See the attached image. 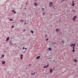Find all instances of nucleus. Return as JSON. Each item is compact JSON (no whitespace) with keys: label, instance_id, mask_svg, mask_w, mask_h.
Instances as JSON below:
<instances>
[{"label":"nucleus","instance_id":"obj_61","mask_svg":"<svg viewBox=\"0 0 78 78\" xmlns=\"http://www.w3.org/2000/svg\"><path fill=\"white\" fill-rule=\"evenodd\" d=\"M58 30H61V29H59Z\"/></svg>","mask_w":78,"mask_h":78},{"label":"nucleus","instance_id":"obj_4","mask_svg":"<svg viewBox=\"0 0 78 78\" xmlns=\"http://www.w3.org/2000/svg\"><path fill=\"white\" fill-rule=\"evenodd\" d=\"M77 17L76 16H74L73 18H72L73 20H75L76 18Z\"/></svg>","mask_w":78,"mask_h":78},{"label":"nucleus","instance_id":"obj_27","mask_svg":"<svg viewBox=\"0 0 78 78\" xmlns=\"http://www.w3.org/2000/svg\"><path fill=\"white\" fill-rule=\"evenodd\" d=\"M4 56H5V55H2V57H4Z\"/></svg>","mask_w":78,"mask_h":78},{"label":"nucleus","instance_id":"obj_36","mask_svg":"<svg viewBox=\"0 0 78 78\" xmlns=\"http://www.w3.org/2000/svg\"><path fill=\"white\" fill-rule=\"evenodd\" d=\"M49 66V65L48 64L46 66L48 67V66Z\"/></svg>","mask_w":78,"mask_h":78},{"label":"nucleus","instance_id":"obj_23","mask_svg":"<svg viewBox=\"0 0 78 78\" xmlns=\"http://www.w3.org/2000/svg\"><path fill=\"white\" fill-rule=\"evenodd\" d=\"M73 50L75 49V46H73Z\"/></svg>","mask_w":78,"mask_h":78},{"label":"nucleus","instance_id":"obj_15","mask_svg":"<svg viewBox=\"0 0 78 78\" xmlns=\"http://www.w3.org/2000/svg\"><path fill=\"white\" fill-rule=\"evenodd\" d=\"M48 68V67H47V66H44V69H45L46 68Z\"/></svg>","mask_w":78,"mask_h":78},{"label":"nucleus","instance_id":"obj_53","mask_svg":"<svg viewBox=\"0 0 78 78\" xmlns=\"http://www.w3.org/2000/svg\"><path fill=\"white\" fill-rule=\"evenodd\" d=\"M20 8V9H22V7H21Z\"/></svg>","mask_w":78,"mask_h":78},{"label":"nucleus","instance_id":"obj_47","mask_svg":"<svg viewBox=\"0 0 78 78\" xmlns=\"http://www.w3.org/2000/svg\"><path fill=\"white\" fill-rule=\"evenodd\" d=\"M35 3H36V4H37V2H35Z\"/></svg>","mask_w":78,"mask_h":78},{"label":"nucleus","instance_id":"obj_63","mask_svg":"<svg viewBox=\"0 0 78 78\" xmlns=\"http://www.w3.org/2000/svg\"><path fill=\"white\" fill-rule=\"evenodd\" d=\"M63 2V1H61V2Z\"/></svg>","mask_w":78,"mask_h":78},{"label":"nucleus","instance_id":"obj_11","mask_svg":"<svg viewBox=\"0 0 78 78\" xmlns=\"http://www.w3.org/2000/svg\"><path fill=\"white\" fill-rule=\"evenodd\" d=\"M12 11H13V12H14L15 14H16V11H14V10H12Z\"/></svg>","mask_w":78,"mask_h":78},{"label":"nucleus","instance_id":"obj_18","mask_svg":"<svg viewBox=\"0 0 78 78\" xmlns=\"http://www.w3.org/2000/svg\"><path fill=\"white\" fill-rule=\"evenodd\" d=\"M56 32H58V28H57L56 29Z\"/></svg>","mask_w":78,"mask_h":78},{"label":"nucleus","instance_id":"obj_37","mask_svg":"<svg viewBox=\"0 0 78 78\" xmlns=\"http://www.w3.org/2000/svg\"><path fill=\"white\" fill-rule=\"evenodd\" d=\"M31 66V64H29V67H30V66Z\"/></svg>","mask_w":78,"mask_h":78},{"label":"nucleus","instance_id":"obj_1","mask_svg":"<svg viewBox=\"0 0 78 78\" xmlns=\"http://www.w3.org/2000/svg\"><path fill=\"white\" fill-rule=\"evenodd\" d=\"M50 5H49V7H51L53 6V3L51 2H50Z\"/></svg>","mask_w":78,"mask_h":78},{"label":"nucleus","instance_id":"obj_8","mask_svg":"<svg viewBox=\"0 0 78 78\" xmlns=\"http://www.w3.org/2000/svg\"><path fill=\"white\" fill-rule=\"evenodd\" d=\"M9 39V37H8L7 38V39H6V41H8Z\"/></svg>","mask_w":78,"mask_h":78},{"label":"nucleus","instance_id":"obj_58","mask_svg":"<svg viewBox=\"0 0 78 78\" xmlns=\"http://www.w3.org/2000/svg\"><path fill=\"white\" fill-rule=\"evenodd\" d=\"M51 27H52V25H51Z\"/></svg>","mask_w":78,"mask_h":78},{"label":"nucleus","instance_id":"obj_49","mask_svg":"<svg viewBox=\"0 0 78 78\" xmlns=\"http://www.w3.org/2000/svg\"><path fill=\"white\" fill-rule=\"evenodd\" d=\"M50 59H52V58H50Z\"/></svg>","mask_w":78,"mask_h":78},{"label":"nucleus","instance_id":"obj_20","mask_svg":"<svg viewBox=\"0 0 78 78\" xmlns=\"http://www.w3.org/2000/svg\"><path fill=\"white\" fill-rule=\"evenodd\" d=\"M9 20H10V21H12V20H13L12 19H9Z\"/></svg>","mask_w":78,"mask_h":78},{"label":"nucleus","instance_id":"obj_22","mask_svg":"<svg viewBox=\"0 0 78 78\" xmlns=\"http://www.w3.org/2000/svg\"><path fill=\"white\" fill-rule=\"evenodd\" d=\"M45 12H44L43 13V15L44 16H45Z\"/></svg>","mask_w":78,"mask_h":78},{"label":"nucleus","instance_id":"obj_39","mask_svg":"<svg viewBox=\"0 0 78 78\" xmlns=\"http://www.w3.org/2000/svg\"><path fill=\"white\" fill-rule=\"evenodd\" d=\"M31 75H33V73H31Z\"/></svg>","mask_w":78,"mask_h":78},{"label":"nucleus","instance_id":"obj_19","mask_svg":"<svg viewBox=\"0 0 78 78\" xmlns=\"http://www.w3.org/2000/svg\"><path fill=\"white\" fill-rule=\"evenodd\" d=\"M72 51L73 52V53H74V52L75 51V50H74V49L72 50Z\"/></svg>","mask_w":78,"mask_h":78},{"label":"nucleus","instance_id":"obj_25","mask_svg":"<svg viewBox=\"0 0 78 78\" xmlns=\"http://www.w3.org/2000/svg\"><path fill=\"white\" fill-rule=\"evenodd\" d=\"M70 46H71V47H72V46H73V44H72L71 45H70Z\"/></svg>","mask_w":78,"mask_h":78},{"label":"nucleus","instance_id":"obj_32","mask_svg":"<svg viewBox=\"0 0 78 78\" xmlns=\"http://www.w3.org/2000/svg\"><path fill=\"white\" fill-rule=\"evenodd\" d=\"M20 21H22L23 22V20H20Z\"/></svg>","mask_w":78,"mask_h":78},{"label":"nucleus","instance_id":"obj_28","mask_svg":"<svg viewBox=\"0 0 78 78\" xmlns=\"http://www.w3.org/2000/svg\"><path fill=\"white\" fill-rule=\"evenodd\" d=\"M48 41V38H47L46 39V41Z\"/></svg>","mask_w":78,"mask_h":78},{"label":"nucleus","instance_id":"obj_17","mask_svg":"<svg viewBox=\"0 0 78 78\" xmlns=\"http://www.w3.org/2000/svg\"><path fill=\"white\" fill-rule=\"evenodd\" d=\"M74 5H75V3H73V4L72 5V6H74Z\"/></svg>","mask_w":78,"mask_h":78},{"label":"nucleus","instance_id":"obj_31","mask_svg":"<svg viewBox=\"0 0 78 78\" xmlns=\"http://www.w3.org/2000/svg\"><path fill=\"white\" fill-rule=\"evenodd\" d=\"M26 24H28V23H27L25 22L24 24V25H26Z\"/></svg>","mask_w":78,"mask_h":78},{"label":"nucleus","instance_id":"obj_16","mask_svg":"<svg viewBox=\"0 0 78 78\" xmlns=\"http://www.w3.org/2000/svg\"><path fill=\"white\" fill-rule=\"evenodd\" d=\"M12 42V41H10L9 42V44H11V42Z\"/></svg>","mask_w":78,"mask_h":78},{"label":"nucleus","instance_id":"obj_59","mask_svg":"<svg viewBox=\"0 0 78 78\" xmlns=\"http://www.w3.org/2000/svg\"><path fill=\"white\" fill-rule=\"evenodd\" d=\"M36 2H37V0H35Z\"/></svg>","mask_w":78,"mask_h":78},{"label":"nucleus","instance_id":"obj_2","mask_svg":"<svg viewBox=\"0 0 78 78\" xmlns=\"http://www.w3.org/2000/svg\"><path fill=\"white\" fill-rule=\"evenodd\" d=\"M34 5L36 6H37L39 5V4H36V2H35L34 3Z\"/></svg>","mask_w":78,"mask_h":78},{"label":"nucleus","instance_id":"obj_60","mask_svg":"<svg viewBox=\"0 0 78 78\" xmlns=\"http://www.w3.org/2000/svg\"><path fill=\"white\" fill-rule=\"evenodd\" d=\"M13 43H12V45H13Z\"/></svg>","mask_w":78,"mask_h":78},{"label":"nucleus","instance_id":"obj_51","mask_svg":"<svg viewBox=\"0 0 78 78\" xmlns=\"http://www.w3.org/2000/svg\"><path fill=\"white\" fill-rule=\"evenodd\" d=\"M28 69V68H26V69Z\"/></svg>","mask_w":78,"mask_h":78},{"label":"nucleus","instance_id":"obj_41","mask_svg":"<svg viewBox=\"0 0 78 78\" xmlns=\"http://www.w3.org/2000/svg\"><path fill=\"white\" fill-rule=\"evenodd\" d=\"M45 36H47L48 35H47V34H45Z\"/></svg>","mask_w":78,"mask_h":78},{"label":"nucleus","instance_id":"obj_57","mask_svg":"<svg viewBox=\"0 0 78 78\" xmlns=\"http://www.w3.org/2000/svg\"><path fill=\"white\" fill-rule=\"evenodd\" d=\"M53 70L55 69V68H53Z\"/></svg>","mask_w":78,"mask_h":78},{"label":"nucleus","instance_id":"obj_29","mask_svg":"<svg viewBox=\"0 0 78 78\" xmlns=\"http://www.w3.org/2000/svg\"><path fill=\"white\" fill-rule=\"evenodd\" d=\"M59 22H61L62 21H61V19H60Z\"/></svg>","mask_w":78,"mask_h":78},{"label":"nucleus","instance_id":"obj_46","mask_svg":"<svg viewBox=\"0 0 78 78\" xmlns=\"http://www.w3.org/2000/svg\"><path fill=\"white\" fill-rule=\"evenodd\" d=\"M33 75H35V73H34L33 74Z\"/></svg>","mask_w":78,"mask_h":78},{"label":"nucleus","instance_id":"obj_26","mask_svg":"<svg viewBox=\"0 0 78 78\" xmlns=\"http://www.w3.org/2000/svg\"><path fill=\"white\" fill-rule=\"evenodd\" d=\"M14 26L13 25L12 26V28H14Z\"/></svg>","mask_w":78,"mask_h":78},{"label":"nucleus","instance_id":"obj_12","mask_svg":"<svg viewBox=\"0 0 78 78\" xmlns=\"http://www.w3.org/2000/svg\"><path fill=\"white\" fill-rule=\"evenodd\" d=\"M24 49H25V50H27V48H25L24 47H23V50H24Z\"/></svg>","mask_w":78,"mask_h":78},{"label":"nucleus","instance_id":"obj_50","mask_svg":"<svg viewBox=\"0 0 78 78\" xmlns=\"http://www.w3.org/2000/svg\"><path fill=\"white\" fill-rule=\"evenodd\" d=\"M36 73L35 72H34V73Z\"/></svg>","mask_w":78,"mask_h":78},{"label":"nucleus","instance_id":"obj_55","mask_svg":"<svg viewBox=\"0 0 78 78\" xmlns=\"http://www.w3.org/2000/svg\"><path fill=\"white\" fill-rule=\"evenodd\" d=\"M15 45H17V44H15Z\"/></svg>","mask_w":78,"mask_h":78},{"label":"nucleus","instance_id":"obj_10","mask_svg":"<svg viewBox=\"0 0 78 78\" xmlns=\"http://www.w3.org/2000/svg\"><path fill=\"white\" fill-rule=\"evenodd\" d=\"M2 64H5V61H2Z\"/></svg>","mask_w":78,"mask_h":78},{"label":"nucleus","instance_id":"obj_6","mask_svg":"<svg viewBox=\"0 0 78 78\" xmlns=\"http://www.w3.org/2000/svg\"><path fill=\"white\" fill-rule=\"evenodd\" d=\"M61 43H62V45H63V44H65V42H64V41L62 40L61 42Z\"/></svg>","mask_w":78,"mask_h":78},{"label":"nucleus","instance_id":"obj_7","mask_svg":"<svg viewBox=\"0 0 78 78\" xmlns=\"http://www.w3.org/2000/svg\"><path fill=\"white\" fill-rule=\"evenodd\" d=\"M41 57V56L40 55L38 56L37 57H36V59H39V58Z\"/></svg>","mask_w":78,"mask_h":78},{"label":"nucleus","instance_id":"obj_3","mask_svg":"<svg viewBox=\"0 0 78 78\" xmlns=\"http://www.w3.org/2000/svg\"><path fill=\"white\" fill-rule=\"evenodd\" d=\"M21 59L22 60L23 59V55L21 54L20 55Z\"/></svg>","mask_w":78,"mask_h":78},{"label":"nucleus","instance_id":"obj_56","mask_svg":"<svg viewBox=\"0 0 78 78\" xmlns=\"http://www.w3.org/2000/svg\"><path fill=\"white\" fill-rule=\"evenodd\" d=\"M60 31H58V32H60Z\"/></svg>","mask_w":78,"mask_h":78},{"label":"nucleus","instance_id":"obj_48","mask_svg":"<svg viewBox=\"0 0 78 78\" xmlns=\"http://www.w3.org/2000/svg\"><path fill=\"white\" fill-rule=\"evenodd\" d=\"M16 23V22H14V23Z\"/></svg>","mask_w":78,"mask_h":78},{"label":"nucleus","instance_id":"obj_45","mask_svg":"<svg viewBox=\"0 0 78 78\" xmlns=\"http://www.w3.org/2000/svg\"><path fill=\"white\" fill-rule=\"evenodd\" d=\"M24 9H27V8H25Z\"/></svg>","mask_w":78,"mask_h":78},{"label":"nucleus","instance_id":"obj_9","mask_svg":"<svg viewBox=\"0 0 78 78\" xmlns=\"http://www.w3.org/2000/svg\"><path fill=\"white\" fill-rule=\"evenodd\" d=\"M47 50H49V51H51V48H48Z\"/></svg>","mask_w":78,"mask_h":78},{"label":"nucleus","instance_id":"obj_62","mask_svg":"<svg viewBox=\"0 0 78 78\" xmlns=\"http://www.w3.org/2000/svg\"><path fill=\"white\" fill-rule=\"evenodd\" d=\"M18 47V45H17V46H16V47Z\"/></svg>","mask_w":78,"mask_h":78},{"label":"nucleus","instance_id":"obj_54","mask_svg":"<svg viewBox=\"0 0 78 78\" xmlns=\"http://www.w3.org/2000/svg\"><path fill=\"white\" fill-rule=\"evenodd\" d=\"M18 48H19V47H18Z\"/></svg>","mask_w":78,"mask_h":78},{"label":"nucleus","instance_id":"obj_14","mask_svg":"<svg viewBox=\"0 0 78 78\" xmlns=\"http://www.w3.org/2000/svg\"><path fill=\"white\" fill-rule=\"evenodd\" d=\"M30 32L32 34H33V33H34V31L32 30H30Z\"/></svg>","mask_w":78,"mask_h":78},{"label":"nucleus","instance_id":"obj_24","mask_svg":"<svg viewBox=\"0 0 78 78\" xmlns=\"http://www.w3.org/2000/svg\"><path fill=\"white\" fill-rule=\"evenodd\" d=\"M76 44H77V45H78V41L76 42Z\"/></svg>","mask_w":78,"mask_h":78},{"label":"nucleus","instance_id":"obj_44","mask_svg":"<svg viewBox=\"0 0 78 78\" xmlns=\"http://www.w3.org/2000/svg\"><path fill=\"white\" fill-rule=\"evenodd\" d=\"M50 59V58H47V59Z\"/></svg>","mask_w":78,"mask_h":78},{"label":"nucleus","instance_id":"obj_40","mask_svg":"<svg viewBox=\"0 0 78 78\" xmlns=\"http://www.w3.org/2000/svg\"><path fill=\"white\" fill-rule=\"evenodd\" d=\"M74 1H72V3H74Z\"/></svg>","mask_w":78,"mask_h":78},{"label":"nucleus","instance_id":"obj_30","mask_svg":"<svg viewBox=\"0 0 78 78\" xmlns=\"http://www.w3.org/2000/svg\"><path fill=\"white\" fill-rule=\"evenodd\" d=\"M41 9H42V11L44 10V8H42Z\"/></svg>","mask_w":78,"mask_h":78},{"label":"nucleus","instance_id":"obj_43","mask_svg":"<svg viewBox=\"0 0 78 78\" xmlns=\"http://www.w3.org/2000/svg\"><path fill=\"white\" fill-rule=\"evenodd\" d=\"M64 14H65V15H66V12H64Z\"/></svg>","mask_w":78,"mask_h":78},{"label":"nucleus","instance_id":"obj_52","mask_svg":"<svg viewBox=\"0 0 78 78\" xmlns=\"http://www.w3.org/2000/svg\"><path fill=\"white\" fill-rule=\"evenodd\" d=\"M62 0V2H64V0Z\"/></svg>","mask_w":78,"mask_h":78},{"label":"nucleus","instance_id":"obj_13","mask_svg":"<svg viewBox=\"0 0 78 78\" xmlns=\"http://www.w3.org/2000/svg\"><path fill=\"white\" fill-rule=\"evenodd\" d=\"M73 61H75L76 62H77V61L76 60V59H74L73 60Z\"/></svg>","mask_w":78,"mask_h":78},{"label":"nucleus","instance_id":"obj_5","mask_svg":"<svg viewBox=\"0 0 78 78\" xmlns=\"http://www.w3.org/2000/svg\"><path fill=\"white\" fill-rule=\"evenodd\" d=\"M49 72L51 73H52V72H53V69H52L51 68Z\"/></svg>","mask_w":78,"mask_h":78},{"label":"nucleus","instance_id":"obj_21","mask_svg":"<svg viewBox=\"0 0 78 78\" xmlns=\"http://www.w3.org/2000/svg\"><path fill=\"white\" fill-rule=\"evenodd\" d=\"M72 11L74 12H76L75 10H73Z\"/></svg>","mask_w":78,"mask_h":78},{"label":"nucleus","instance_id":"obj_38","mask_svg":"<svg viewBox=\"0 0 78 78\" xmlns=\"http://www.w3.org/2000/svg\"><path fill=\"white\" fill-rule=\"evenodd\" d=\"M26 14V13H25V12H24V13L23 14H23Z\"/></svg>","mask_w":78,"mask_h":78},{"label":"nucleus","instance_id":"obj_64","mask_svg":"<svg viewBox=\"0 0 78 78\" xmlns=\"http://www.w3.org/2000/svg\"><path fill=\"white\" fill-rule=\"evenodd\" d=\"M10 75H12V73H10Z\"/></svg>","mask_w":78,"mask_h":78},{"label":"nucleus","instance_id":"obj_42","mask_svg":"<svg viewBox=\"0 0 78 78\" xmlns=\"http://www.w3.org/2000/svg\"><path fill=\"white\" fill-rule=\"evenodd\" d=\"M27 3H28V2H27L26 3V5H27Z\"/></svg>","mask_w":78,"mask_h":78},{"label":"nucleus","instance_id":"obj_35","mask_svg":"<svg viewBox=\"0 0 78 78\" xmlns=\"http://www.w3.org/2000/svg\"><path fill=\"white\" fill-rule=\"evenodd\" d=\"M11 39H14V37H12L11 38Z\"/></svg>","mask_w":78,"mask_h":78},{"label":"nucleus","instance_id":"obj_33","mask_svg":"<svg viewBox=\"0 0 78 78\" xmlns=\"http://www.w3.org/2000/svg\"><path fill=\"white\" fill-rule=\"evenodd\" d=\"M75 43H74V44H73V46H75Z\"/></svg>","mask_w":78,"mask_h":78},{"label":"nucleus","instance_id":"obj_34","mask_svg":"<svg viewBox=\"0 0 78 78\" xmlns=\"http://www.w3.org/2000/svg\"><path fill=\"white\" fill-rule=\"evenodd\" d=\"M26 31V30L25 29H24L23 30V31Z\"/></svg>","mask_w":78,"mask_h":78}]
</instances>
